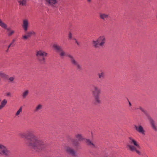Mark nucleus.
I'll return each instance as SVG.
<instances>
[{"mask_svg": "<svg viewBox=\"0 0 157 157\" xmlns=\"http://www.w3.org/2000/svg\"><path fill=\"white\" fill-rule=\"evenodd\" d=\"M60 1V0H46V3L48 5L55 6Z\"/></svg>", "mask_w": 157, "mask_h": 157, "instance_id": "f8f14e48", "label": "nucleus"}, {"mask_svg": "<svg viewBox=\"0 0 157 157\" xmlns=\"http://www.w3.org/2000/svg\"><path fill=\"white\" fill-rule=\"evenodd\" d=\"M15 41V39H13V40L12 42L10 43V44L8 46V48H9L11 46H13V44L14 42Z\"/></svg>", "mask_w": 157, "mask_h": 157, "instance_id": "bb28decb", "label": "nucleus"}, {"mask_svg": "<svg viewBox=\"0 0 157 157\" xmlns=\"http://www.w3.org/2000/svg\"><path fill=\"white\" fill-rule=\"evenodd\" d=\"M22 106H21L20 107V108L19 109V110L17 111V112L16 113V115L17 116L18 115H19L20 114V113L22 112Z\"/></svg>", "mask_w": 157, "mask_h": 157, "instance_id": "393cba45", "label": "nucleus"}, {"mask_svg": "<svg viewBox=\"0 0 157 157\" xmlns=\"http://www.w3.org/2000/svg\"><path fill=\"white\" fill-rule=\"evenodd\" d=\"M28 37H29L27 34V35L23 36L22 38L24 40H26L27 39Z\"/></svg>", "mask_w": 157, "mask_h": 157, "instance_id": "cd10ccee", "label": "nucleus"}, {"mask_svg": "<svg viewBox=\"0 0 157 157\" xmlns=\"http://www.w3.org/2000/svg\"><path fill=\"white\" fill-rule=\"evenodd\" d=\"M83 140H85L84 138L82 135L79 134V141H83Z\"/></svg>", "mask_w": 157, "mask_h": 157, "instance_id": "a878e982", "label": "nucleus"}, {"mask_svg": "<svg viewBox=\"0 0 157 157\" xmlns=\"http://www.w3.org/2000/svg\"><path fill=\"white\" fill-rule=\"evenodd\" d=\"M0 26L6 29L8 32V36H11L13 34L15 31L14 30H12L10 27L8 28L7 25L4 22L2 21V20L0 19Z\"/></svg>", "mask_w": 157, "mask_h": 157, "instance_id": "1a4fd4ad", "label": "nucleus"}, {"mask_svg": "<svg viewBox=\"0 0 157 157\" xmlns=\"http://www.w3.org/2000/svg\"><path fill=\"white\" fill-rule=\"evenodd\" d=\"M47 55V53L42 50H39L36 52V56L37 58L42 64L45 63V57Z\"/></svg>", "mask_w": 157, "mask_h": 157, "instance_id": "423d86ee", "label": "nucleus"}, {"mask_svg": "<svg viewBox=\"0 0 157 157\" xmlns=\"http://www.w3.org/2000/svg\"><path fill=\"white\" fill-rule=\"evenodd\" d=\"M98 76L99 82H100L103 80L105 77V72L102 70L100 71V72L98 73Z\"/></svg>", "mask_w": 157, "mask_h": 157, "instance_id": "4468645a", "label": "nucleus"}, {"mask_svg": "<svg viewBox=\"0 0 157 157\" xmlns=\"http://www.w3.org/2000/svg\"><path fill=\"white\" fill-rule=\"evenodd\" d=\"M134 128L139 133L143 135H145V131L143 127L141 125H135Z\"/></svg>", "mask_w": 157, "mask_h": 157, "instance_id": "9d476101", "label": "nucleus"}, {"mask_svg": "<svg viewBox=\"0 0 157 157\" xmlns=\"http://www.w3.org/2000/svg\"><path fill=\"white\" fill-rule=\"evenodd\" d=\"M85 142L87 145L91 147L94 148L96 147L95 144L93 142L89 139H86Z\"/></svg>", "mask_w": 157, "mask_h": 157, "instance_id": "dca6fc26", "label": "nucleus"}, {"mask_svg": "<svg viewBox=\"0 0 157 157\" xmlns=\"http://www.w3.org/2000/svg\"><path fill=\"white\" fill-rule=\"evenodd\" d=\"M139 109H140L143 112L146 114V115L148 117L149 121L152 129L155 131H157V125L156 124L155 121L152 118L149 117V115L147 113V111L143 108L140 107L139 108Z\"/></svg>", "mask_w": 157, "mask_h": 157, "instance_id": "0eeeda50", "label": "nucleus"}, {"mask_svg": "<svg viewBox=\"0 0 157 157\" xmlns=\"http://www.w3.org/2000/svg\"><path fill=\"white\" fill-rule=\"evenodd\" d=\"M19 135L22 138L26 139L27 145L36 151L47 146L44 140L39 138L30 132H29L27 135L24 133H21Z\"/></svg>", "mask_w": 157, "mask_h": 157, "instance_id": "f257e3e1", "label": "nucleus"}, {"mask_svg": "<svg viewBox=\"0 0 157 157\" xmlns=\"http://www.w3.org/2000/svg\"><path fill=\"white\" fill-rule=\"evenodd\" d=\"M87 1L89 2H91V0H87Z\"/></svg>", "mask_w": 157, "mask_h": 157, "instance_id": "2f4dec72", "label": "nucleus"}, {"mask_svg": "<svg viewBox=\"0 0 157 157\" xmlns=\"http://www.w3.org/2000/svg\"><path fill=\"white\" fill-rule=\"evenodd\" d=\"M7 103V101L6 99H4L2 101L0 105V110L3 108L5 106Z\"/></svg>", "mask_w": 157, "mask_h": 157, "instance_id": "6ab92c4d", "label": "nucleus"}, {"mask_svg": "<svg viewBox=\"0 0 157 157\" xmlns=\"http://www.w3.org/2000/svg\"><path fill=\"white\" fill-rule=\"evenodd\" d=\"M42 108V105L41 104H39L36 107L35 111L37 112L39 110H40Z\"/></svg>", "mask_w": 157, "mask_h": 157, "instance_id": "412c9836", "label": "nucleus"}, {"mask_svg": "<svg viewBox=\"0 0 157 157\" xmlns=\"http://www.w3.org/2000/svg\"><path fill=\"white\" fill-rule=\"evenodd\" d=\"M106 39L105 36H101L99 37L96 40H94L92 42L93 46L95 48H99V47H103L105 44Z\"/></svg>", "mask_w": 157, "mask_h": 157, "instance_id": "39448f33", "label": "nucleus"}, {"mask_svg": "<svg viewBox=\"0 0 157 157\" xmlns=\"http://www.w3.org/2000/svg\"><path fill=\"white\" fill-rule=\"evenodd\" d=\"M92 94L94 96L95 105H98L101 103L100 99V95L101 93V90L97 86L93 85L91 89Z\"/></svg>", "mask_w": 157, "mask_h": 157, "instance_id": "7ed1b4c3", "label": "nucleus"}, {"mask_svg": "<svg viewBox=\"0 0 157 157\" xmlns=\"http://www.w3.org/2000/svg\"><path fill=\"white\" fill-rule=\"evenodd\" d=\"M19 3L20 5H25L26 3V0H19Z\"/></svg>", "mask_w": 157, "mask_h": 157, "instance_id": "4be33fe9", "label": "nucleus"}, {"mask_svg": "<svg viewBox=\"0 0 157 157\" xmlns=\"http://www.w3.org/2000/svg\"><path fill=\"white\" fill-rule=\"evenodd\" d=\"M99 17L101 19L104 21H107L110 17L109 14L103 13H99Z\"/></svg>", "mask_w": 157, "mask_h": 157, "instance_id": "9b49d317", "label": "nucleus"}, {"mask_svg": "<svg viewBox=\"0 0 157 157\" xmlns=\"http://www.w3.org/2000/svg\"><path fill=\"white\" fill-rule=\"evenodd\" d=\"M127 146L131 151H135L137 154H140V152L137 149V148H140V147L138 142L132 137H129Z\"/></svg>", "mask_w": 157, "mask_h": 157, "instance_id": "20e7f679", "label": "nucleus"}, {"mask_svg": "<svg viewBox=\"0 0 157 157\" xmlns=\"http://www.w3.org/2000/svg\"><path fill=\"white\" fill-rule=\"evenodd\" d=\"M68 37L70 39H72L74 40H75V42L77 44H78V43L77 41V40L74 38H72V34L70 32L68 34Z\"/></svg>", "mask_w": 157, "mask_h": 157, "instance_id": "5701e85b", "label": "nucleus"}, {"mask_svg": "<svg viewBox=\"0 0 157 157\" xmlns=\"http://www.w3.org/2000/svg\"><path fill=\"white\" fill-rule=\"evenodd\" d=\"M65 150L66 152L68 154H71L73 156H76V151L72 148L69 147H66Z\"/></svg>", "mask_w": 157, "mask_h": 157, "instance_id": "ddd939ff", "label": "nucleus"}, {"mask_svg": "<svg viewBox=\"0 0 157 157\" xmlns=\"http://www.w3.org/2000/svg\"><path fill=\"white\" fill-rule=\"evenodd\" d=\"M35 32L33 31L29 32L27 33V34L29 37L31 36L32 35H35Z\"/></svg>", "mask_w": 157, "mask_h": 157, "instance_id": "b1692460", "label": "nucleus"}, {"mask_svg": "<svg viewBox=\"0 0 157 157\" xmlns=\"http://www.w3.org/2000/svg\"><path fill=\"white\" fill-rule=\"evenodd\" d=\"M28 20L27 19H24L23 20V24L22 25V26L25 31H26L28 30Z\"/></svg>", "mask_w": 157, "mask_h": 157, "instance_id": "2eb2a0df", "label": "nucleus"}, {"mask_svg": "<svg viewBox=\"0 0 157 157\" xmlns=\"http://www.w3.org/2000/svg\"><path fill=\"white\" fill-rule=\"evenodd\" d=\"M9 48H8L7 49V50L6 51V52H9Z\"/></svg>", "mask_w": 157, "mask_h": 157, "instance_id": "7c9ffc66", "label": "nucleus"}, {"mask_svg": "<svg viewBox=\"0 0 157 157\" xmlns=\"http://www.w3.org/2000/svg\"><path fill=\"white\" fill-rule=\"evenodd\" d=\"M14 77H10L9 78V80L11 82H12V81H13V80H14Z\"/></svg>", "mask_w": 157, "mask_h": 157, "instance_id": "c85d7f7f", "label": "nucleus"}, {"mask_svg": "<svg viewBox=\"0 0 157 157\" xmlns=\"http://www.w3.org/2000/svg\"><path fill=\"white\" fill-rule=\"evenodd\" d=\"M53 47L56 51L59 53L61 57H63L66 56H68L70 58L72 64L74 66L78 67V62L75 60L73 56L70 54L67 55L61 47L56 44H54L53 45Z\"/></svg>", "mask_w": 157, "mask_h": 157, "instance_id": "f03ea898", "label": "nucleus"}, {"mask_svg": "<svg viewBox=\"0 0 157 157\" xmlns=\"http://www.w3.org/2000/svg\"><path fill=\"white\" fill-rule=\"evenodd\" d=\"M0 77L6 79H7L9 78V76L8 75L1 72H0Z\"/></svg>", "mask_w": 157, "mask_h": 157, "instance_id": "aec40b11", "label": "nucleus"}, {"mask_svg": "<svg viewBox=\"0 0 157 157\" xmlns=\"http://www.w3.org/2000/svg\"><path fill=\"white\" fill-rule=\"evenodd\" d=\"M11 93L10 92H8L6 93V95L7 96H9L10 95Z\"/></svg>", "mask_w": 157, "mask_h": 157, "instance_id": "c756f323", "label": "nucleus"}, {"mask_svg": "<svg viewBox=\"0 0 157 157\" xmlns=\"http://www.w3.org/2000/svg\"><path fill=\"white\" fill-rule=\"evenodd\" d=\"M72 146L75 149H78V140L77 139H74L72 141Z\"/></svg>", "mask_w": 157, "mask_h": 157, "instance_id": "f3484780", "label": "nucleus"}, {"mask_svg": "<svg viewBox=\"0 0 157 157\" xmlns=\"http://www.w3.org/2000/svg\"><path fill=\"white\" fill-rule=\"evenodd\" d=\"M29 94V91L28 90H24L22 93V96L23 99L25 98Z\"/></svg>", "mask_w": 157, "mask_h": 157, "instance_id": "a211bd4d", "label": "nucleus"}, {"mask_svg": "<svg viewBox=\"0 0 157 157\" xmlns=\"http://www.w3.org/2000/svg\"><path fill=\"white\" fill-rule=\"evenodd\" d=\"M0 155L9 157L12 155V153L6 146L0 144Z\"/></svg>", "mask_w": 157, "mask_h": 157, "instance_id": "6e6552de", "label": "nucleus"}, {"mask_svg": "<svg viewBox=\"0 0 157 157\" xmlns=\"http://www.w3.org/2000/svg\"><path fill=\"white\" fill-rule=\"evenodd\" d=\"M129 105L130 106H131V103L130 102H129Z\"/></svg>", "mask_w": 157, "mask_h": 157, "instance_id": "473e14b6", "label": "nucleus"}]
</instances>
